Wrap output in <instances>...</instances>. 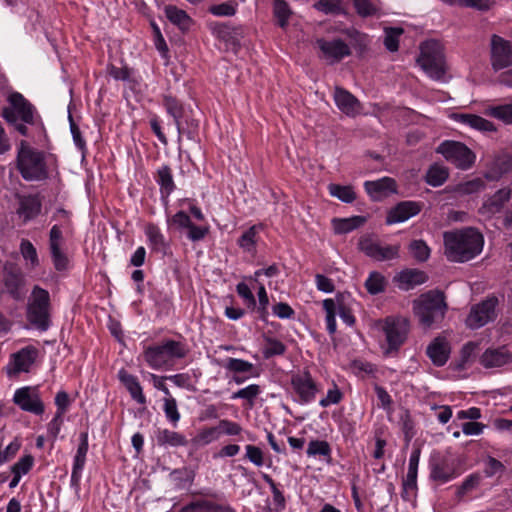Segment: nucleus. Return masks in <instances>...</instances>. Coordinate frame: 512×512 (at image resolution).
Instances as JSON below:
<instances>
[{"mask_svg": "<svg viewBox=\"0 0 512 512\" xmlns=\"http://www.w3.org/2000/svg\"><path fill=\"white\" fill-rule=\"evenodd\" d=\"M444 254L451 262H467L483 250V235L475 228L446 231L443 234Z\"/></svg>", "mask_w": 512, "mask_h": 512, "instance_id": "1", "label": "nucleus"}, {"mask_svg": "<svg viewBox=\"0 0 512 512\" xmlns=\"http://www.w3.org/2000/svg\"><path fill=\"white\" fill-rule=\"evenodd\" d=\"M188 347L184 342L167 339L145 348L144 361L154 370H171L176 362L186 357Z\"/></svg>", "mask_w": 512, "mask_h": 512, "instance_id": "2", "label": "nucleus"}, {"mask_svg": "<svg viewBox=\"0 0 512 512\" xmlns=\"http://www.w3.org/2000/svg\"><path fill=\"white\" fill-rule=\"evenodd\" d=\"M412 305L415 317L425 329L442 321L447 309L444 294L438 290H430L421 294L413 301Z\"/></svg>", "mask_w": 512, "mask_h": 512, "instance_id": "3", "label": "nucleus"}, {"mask_svg": "<svg viewBox=\"0 0 512 512\" xmlns=\"http://www.w3.org/2000/svg\"><path fill=\"white\" fill-rule=\"evenodd\" d=\"M9 105L3 109L4 119L23 136L27 135L25 124L35 123L36 111L22 94L13 92L8 97Z\"/></svg>", "mask_w": 512, "mask_h": 512, "instance_id": "4", "label": "nucleus"}, {"mask_svg": "<svg viewBox=\"0 0 512 512\" xmlns=\"http://www.w3.org/2000/svg\"><path fill=\"white\" fill-rule=\"evenodd\" d=\"M417 63L433 80L445 81L446 63L443 47L437 40H427L420 46Z\"/></svg>", "mask_w": 512, "mask_h": 512, "instance_id": "5", "label": "nucleus"}, {"mask_svg": "<svg viewBox=\"0 0 512 512\" xmlns=\"http://www.w3.org/2000/svg\"><path fill=\"white\" fill-rule=\"evenodd\" d=\"M50 294L47 290L35 285L27 303V319L38 330L46 331L50 327Z\"/></svg>", "mask_w": 512, "mask_h": 512, "instance_id": "6", "label": "nucleus"}, {"mask_svg": "<svg viewBox=\"0 0 512 512\" xmlns=\"http://www.w3.org/2000/svg\"><path fill=\"white\" fill-rule=\"evenodd\" d=\"M18 169L27 181H40L47 178V170L42 152L30 148L22 141L18 151Z\"/></svg>", "mask_w": 512, "mask_h": 512, "instance_id": "7", "label": "nucleus"}, {"mask_svg": "<svg viewBox=\"0 0 512 512\" xmlns=\"http://www.w3.org/2000/svg\"><path fill=\"white\" fill-rule=\"evenodd\" d=\"M54 217L61 220L62 223L52 226L49 233V249L55 269L63 271L68 266V259L62 251V246L64 231L69 227V213L64 209H58Z\"/></svg>", "mask_w": 512, "mask_h": 512, "instance_id": "8", "label": "nucleus"}, {"mask_svg": "<svg viewBox=\"0 0 512 512\" xmlns=\"http://www.w3.org/2000/svg\"><path fill=\"white\" fill-rule=\"evenodd\" d=\"M382 330L386 336L385 354L397 352L407 339L410 322L404 317H387L383 321Z\"/></svg>", "mask_w": 512, "mask_h": 512, "instance_id": "9", "label": "nucleus"}, {"mask_svg": "<svg viewBox=\"0 0 512 512\" xmlns=\"http://www.w3.org/2000/svg\"><path fill=\"white\" fill-rule=\"evenodd\" d=\"M437 152L457 168L462 170L469 169L475 162V154L463 143L458 141H444L438 148Z\"/></svg>", "mask_w": 512, "mask_h": 512, "instance_id": "10", "label": "nucleus"}, {"mask_svg": "<svg viewBox=\"0 0 512 512\" xmlns=\"http://www.w3.org/2000/svg\"><path fill=\"white\" fill-rule=\"evenodd\" d=\"M319 58L329 65L339 63L351 54L349 45L341 38H318Z\"/></svg>", "mask_w": 512, "mask_h": 512, "instance_id": "11", "label": "nucleus"}, {"mask_svg": "<svg viewBox=\"0 0 512 512\" xmlns=\"http://www.w3.org/2000/svg\"><path fill=\"white\" fill-rule=\"evenodd\" d=\"M12 401L24 412L39 416L45 411L44 402L36 386H23L16 389Z\"/></svg>", "mask_w": 512, "mask_h": 512, "instance_id": "12", "label": "nucleus"}, {"mask_svg": "<svg viewBox=\"0 0 512 512\" xmlns=\"http://www.w3.org/2000/svg\"><path fill=\"white\" fill-rule=\"evenodd\" d=\"M360 250L376 261H388L399 256V245H389L372 236H363L359 240Z\"/></svg>", "mask_w": 512, "mask_h": 512, "instance_id": "13", "label": "nucleus"}, {"mask_svg": "<svg viewBox=\"0 0 512 512\" xmlns=\"http://www.w3.org/2000/svg\"><path fill=\"white\" fill-rule=\"evenodd\" d=\"M38 357V349L32 345L25 346L11 354L6 365V373L9 377L21 373H29Z\"/></svg>", "mask_w": 512, "mask_h": 512, "instance_id": "14", "label": "nucleus"}, {"mask_svg": "<svg viewBox=\"0 0 512 512\" xmlns=\"http://www.w3.org/2000/svg\"><path fill=\"white\" fill-rule=\"evenodd\" d=\"M490 62L495 72L511 68V43L498 35H493L490 42Z\"/></svg>", "mask_w": 512, "mask_h": 512, "instance_id": "15", "label": "nucleus"}, {"mask_svg": "<svg viewBox=\"0 0 512 512\" xmlns=\"http://www.w3.org/2000/svg\"><path fill=\"white\" fill-rule=\"evenodd\" d=\"M497 304V298L490 297L473 306L466 319V325L471 329H478L492 321L496 316Z\"/></svg>", "mask_w": 512, "mask_h": 512, "instance_id": "16", "label": "nucleus"}, {"mask_svg": "<svg viewBox=\"0 0 512 512\" xmlns=\"http://www.w3.org/2000/svg\"><path fill=\"white\" fill-rule=\"evenodd\" d=\"M291 386L298 396L300 404L311 403L317 394V386L311 374L308 371L293 374L291 377Z\"/></svg>", "mask_w": 512, "mask_h": 512, "instance_id": "17", "label": "nucleus"}, {"mask_svg": "<svg viewBox=\"0 0 512 512\" xmlns=\"http://www.w3.org/2000/svg\"><path fill=\"white\" fill-rule=\"evenodd\" d=\"M512 197V189L505 187L497 190L493 195L484 199L479 213L486 217H492L500 213Z\"/></svg>", "mask_w": 512, "mask_h": 512, "instance_id": "18", "label": "nucleus"}, {"mask_svg": "<svg viewBox=\"0 0 512 512\" xmlns=\"http://www.w3.org/2000/svg\"><path fill=\"white\" fill-rule=\"evenodd\" d=\"M334 102L337 108L349 117L360 114L362 106L359 100L348 90L342 87H335Z\"/></svg>", "mask_w": 512, "mask_h": 512, "instance_id": "19", "label": "nucleus"}, {"mask_svg": "<svg viewBox=\"0 0 512 512\" xmlns=\"http://www.w3.org/2000/svg\"><path fill=\"white\" fill-rule=\"evenodd\" d=\"M364 188L367 194L374 201H381L397 192L396 182L390 177H383L374 181H366L364 182Z\"/></svg>", "mask_w": 512, "mask_h": 512, "instance_id": "20", "label": "nucleus"}, {"mask_svg": "<svg viewBox=\"0 0 512 512\" xmlns=\"http://www.w3.org/2000/svg\"><path fill=\"white\" fill-rule=\"evenodd\" d=\"M162 104L167 114L173 118L178 134V141H180L182 137V119L186 116L187 108L180 100L171 94L163 95Z\"/></svg>", "mask_w": 512, "mask_h": 512, "instance_id": "21", "label": "nucleus"}, {"mask_svg": "<svg viewBox=\"0 0 512 512\" xmlns=\"http://www.w3.org/2000/svg\"><path fill=\"white\" fill-rule=\"evenodd\" d=\"M420 212V206L413 201H404L392 208L386 218V223L391 225L405 222Z\"/></svg>", "mask_w": 512, "mask_h": 512, "instance_id": "22", "label": "nucleus"}, {"mask_svg": "<svg viewBox=\"0 0 512 512\" xmlns=\"http://www.w3.org/2000/svg\"><path fill=\"white\" fill-rule=\"evenodd\" d=\"M452 118L465 126H468L472 129L481 132H496L497 127L495 124L481 116L475 114H465V113H454Z\"/></svg>", "mask_w": 512, "mask_h": 512, "instance_id": "23", "label": "nucleus"}, {"mask_svg": "<svg viewBox=\"0 0 512 512\" xmlns=\"http://www.w3.org/2000/svg\"><path fill=\"white\" fill-rule=\"evenodd\" d=\"M155 180L160 188L161 200L167 206L169 197L176 188L171 168L167 165L158 168Z\"/></svg>", "mask_w": 512, "mask_h": 512, "instance_id": "24", "label": "nucleus"}, {"mask_svg": "<svg viewBox=\"0 0 512 512\" xmlns=\"http://www.w3.org/2000/svg\"><path fill=\"white\" fill-rule=\"evenodd\" d=\"M449 354L450 346L444 337L435 338L427 347V355L436 366L445 365Z\"/></svg>", "mask_w": 512, "mask_h": 512, "instance_id": "25", "label": "nucleus"}, {"mask_svg": "<svg viewBox=\"0 0 512 512\" xmlns=\"http://www.w3.org/2000/svg\"><path fill=\"white\" fill-rule=\"evenodd\" d=\"M155 439L159 446L162 447H185L188 444V439L182 433L169 430L167 428H159L155 431Z\"/></svg>", "mask_w": 512, "mask_h": 512, "instance_id": "26", "label": "nucleus"}, {"mask_svg": "<svg viewBox=\"0 0 512 512\" xmlns=\"http://www.w3.org/2000/svg\"><path fill=\"white\" fill-rule=\"evenodd\" d=\"M427 279L426 273L417 269H406L396 276L398 287L406 291L425 283Z\"/></svg>", "mask_w": 512, "mask_h": 512, "instance_id": "27", "label": "nucleus"}, {"mask_svg": "<svg viewBox=\"0 0 512 512\" xmlns=\"http://www.w3.org/2000/svg\"><path fill=\"white\" fill-rule=\"evenodd\" d=\"M118 377L121 383L126 387L129 391L132 399H134L137 403L144 405L146 404V397L143 394L142 387L137 379L132 374H129L126 370L121 369L118 372Z\"/></svg>", "mask_w": 512, "mask_h": 512, "instance_id": "28", "label": "nucleus"}, {"mask_svg": "<svg viewBox=\"0 0 512 512\" xmlns=\"http://www.w3.org/2000/svg\"><path fill=\"white\" fill-rule=\"evenodd\" d=\"M164 12L167 19L183 32L190 30L194 24L193 19L186 13V11L175 5H167Z\"/></svg>", "mask_w": 512, "mask_h": 512, "instance_id": "29", "label": "nucleus"}, {"mask_svg": "<svg viewBox=\"0 0 512 512\" xmlns=\"http://www.w3.org/2000/svg\"><path fill=\"white\" fill-rule=\"evenodd\" d=\"M484 114L500 121L504 125H512V98L499 104L488 105L484 110Z\"/></svg>", "mask_w": 512, "mask_h": 512, "instance_id": "30", "label": "nucleus"}, {"mask_svg": "<svg viewBox=\"0 0 512 512\" xmlns=\"http://www.w3.org/2000/svg\"><path fill=\"white\" fill-rule=\"evenodd\" d=\"M145 235L147 237L148 244L153 251L162 254L166 253L169 245L157 225L149 223L145 228Z\"/></svg>", "mask_w": 512, "mask_h": 512, "instance_id": "31", "label": "nucleus"}, {"mask_svg": "<svg viewBox=\"0 0 512 512\" xmlns=\"http://www.w3.org/2000/svg\"><path fill=\"white\" fill-rule=\"evenodd\" d=\"M509 360L510 356L504 348L487 349L480 357V363L485 368L501 367Z\"/></svg>", "mask_w": 512, "mask_h": 512, "instance_id": "32", "label": "nucleus"}, {"mask_svg": "<svg viewBox=\"0 0 512 512\" xmlns=\"http://www.w3.org/2000/svg\"><path fill=\"white\" fill-rule=\"evenodd\" d=\"M366 222L364 216H351L348 218H333L331 223L336 234H347L361 227Z\"/></svg>", "mask_w": 512, "mask_h": 512, "instance_id": "33", "label": "nucleus"}, {"mask_svg": "<svg viewBox=\"0 0 512 512\" xmlns=\"http://www.w3.org/2000/svg\"><path fill=\"white\" fill-rule=\"evenodd\" d=\"M261 230V225H253L248 228L238 239V246L246 253L255 254L257 242L259 239V232Z\"/></svg>", "mask_w": 512, "mask_h": 512, "instance_id": "34", "label": "nucleus"}, {"mask_svg": "<svg viewBox=\"0 0 512 512\" xmlns=\"http://www.w3.org/2000/svg\"><path fill=\"white\" fill-rule=\"evenodd\" d=\"M41 211V203L35 197H26L20 201L18 214L24 222L32 220Z\"/></svg>", "mask_w": 512, "mask_h": 512, "instance_id": "35", "label": "nucleus"}, {"mask_svg": "<svg viewBox=\"0 0 512 512\" xmlns=\"http://www.w3.org/2000/svg\"><path fill=\"white\" fill-rule=\"evenodd\" d=\"M448 176V169L445 166L436 163L429 167L425 180L430 186L438 187L448 179Z\"/></svg>", "mask_w": 512, "mask_h": 512, "instance_id": "36", "label": "nucleus"}, {"mask_svg": "<svg viewBox=\"0 0 512 512\" xmlns=\"http://www.w3.org/2000/svg\"><path fill=\"white\" fill-rule=\"evenodd\" d=\"M8 293L16 300L21 299V287L23 285V277L19 270L7 272L4 279Z\"/></svg>", "mask_w": 512, "mask_h": 512, "instance_id": "37", "label": "nucleus"}, {"mask_svg": "<svg viewBox=\"0 0 512 512\" xmlns=\"http://www.w3.org/2000/svg\"><path fill=\"white\" fill-rule=\"evenodd\" d=\"M182 512H235L229 506H222L210 501H201L185 506Z\"/></svg>", "mask_w": 512, "mask_h": 512, "instance_id": "38", "label": "nucleus"}, {"mask_svg": "<svg viewBox=\"0 0 512 512\" xmlns=\"http://www.w3.org/2000/svg\"><path fill=\"white\" fill-rule=\"evenodd\" d=\"M328 191L331 196L339 199L344 203H352L356 199V193L352 186L329 184Z\"/></svg>", "mask_w": 512, "mask_h": 512, "instance_id": "39", "label": "nucleus"}, {"mask_svg": "<svg viewBox=\"0 0 512 512\" xmlns=\"http://www.w3.org/2000/svg\"><path fill=\"white\" fill-rule=\"evenodd\" d=\"M273 14L278 25L281 28H285L288 25L290 16L292 15V10L285 0H274Z\"/></svg>", "mask_w": 512, "mask_h": 512, "instance_id": "40", "label": "nucleus"}, {"mask_svg": "<svg viewBox=\"0 0 512 512\" xmlns=\"http://www.w3.org/2000/svg\"><path fill=\"white\" fill-rule=\"evenodd\" d=\"M163 411L167 421L173 426L177 427L181 414L178 410L177 401L174 397H164L163 399Z\"/></svg>", "mask_w": 512, "mask_h": 512, "instance_id": "41", "label": "nucleus"}, {"mask_svg": "<svg viewBox=\"0 0 512 512\" xmlns=\"http://www.w3.org/2000/svg\"><path fill=\"white\" fill-rule=\"evenodd\" d=\"M386 285L387 281L385 277L376 271L371 272L365 281V287L371 295L384 292Z\"/></svg>", "mask_w": 512, "mask_h": 512, "instance_id": "42", "label": "nucleus"}, {"mask_svg": "<svg viewBox=\"0 0 512 512\" xmlns=\"http://www.w3.org/2000/svg\"><path fill=\"white\" fill-rule=\"evenodd\" d=\"M323 309L325 310L326 317V328L329 334H334L336 332V315H337V306L333 299L327 298L322 302Z\"/></svg>", "mask_w": 512, "mask_h": 512, "instance_id": "43", "label": "nucleus"}, {"mask_svg": "<svg viewBox=\"0 0 512 512\" xmlns=\"http://www.w3.org/2000/svg\"><path fill=\"white\" fill-rule=\"evenodd\" d=\"M285 351L286 346L280 340L273 337H264L262 354L265 359L283 355Z\"/></svg>", "mask_w": 512, "mask_h": 512, "instance_id": "44", "label": "nucleus"}, {"mask_svg": "<svg viewBox=\"0 0 512 512\" xmlns=\"http://www.w3.org/2000/svg\"><path fill=\"white\" fill-rule=\"evenodd\" d=\"M306 454L308 457H324L330 459L331 447L327 441L312 440L309 442Z\"/></svg>", "mask_w": 512, "mask_h": 512, "instance_id": "45", "label": "nucleus"}, {"mask_svg": "<svg viewBox=\"0 0 512 512\" xmlns=\"http://www.w3.org/2000/svg\"><path fill=\"white\" fill-rule=\"evenodd\" d=\"M262 478L269 485V487L271 489L272 496H273V503H274L276 512L283 511L286 507V500H285L283 492L278 488L277 484L274 482V480L268 474H263Z\"/></svg>", "mask_w": 512, "mask_h": 512, "instance_id": "46", "label": "nucleus"}, {"mask_svg": "<svg viewBox=\"0 0 512 512\" xmlns=\"http://www.w3.org/2000/svg\"><path fill=\"white\" fill-rule=\"evenodd\" d=\"M350 368L352 372L360 378L375 376L377 372V367L373 363L361 359L353 360L350 364Z\"/></svg>", "mask_w": 512, "mask_h": 512, "instance_id": "47", "label": "nucleus"}, {"mask_svg": "<svg viewBox=\"0 0 512 512\" xmlns=\"http://www.w3.org/2000/svg\"><path fill=\"white\" fill-rule=\"evenodd\" d=\"M20 252L27 265H29L32 269L39 265L37 250L29 240L23 239L21 241Z\"/></svg>", "mask_w": 512, "mask_h": 512, "instance_id": "48", "label": "nucleus"}, {"mask_svg": "<svg viewBox=\"0 0 512 512\" xmlns=\"http://www.w3.org/2000/svg\"><path fill=\"white\" fill-rule=\"evenodd\" d=\"M257 296H258V303L256 302V309L257 313L259 314V318L262 321H266L268 318V306H269V297L268 293L266 291V288L263 283H259L257 286Z\"/></svg>", "mask_w": 512, "mask_h": 512, "instance_id": "49", "label": "nucleus"}, {"mask_svg": "<svg viewBox=\"0 0 512 512\" xmlns=\"http://www.w3.org/2000/svg\"><path fill=\"white\" fill-rule=\"evenodd\" d=\"M262 390L257 384H250L231 395V399L246 400L251 406L254 404L255 399L261 394Z\"/></svg>", "mask_w": 512, "mask_h": 512, "instance_id": "50", "label": "nucleus"}, {"mask_svg": "<svg viewBox=\"0 0 512 512\" xmlns=\"http://www.w3.org/2000/svg\"><path fill=\"white\" fill-rule=\"evenodd\" d=\"M220 438L218 427H207L201 429L194 438V443L198 446H206Z\"/></svg>", "mask_w": 512, "mask_h": 512, "instance_id": "51", "label": "nucleus"}, {"mask_svg": "<svg viewBox=\"0 0 512 512\" xmlns=\"http://www.w3.org/2000/svg\"><path fill=\"white\" fill-rule=\"evenodd\" d=\"M485 188V182L481 178H474L472 180L459 183L455 187V192L459 195H469L480 192Z\"/></svg>", "mask_w": 512, "mask_h": 512, "instance_id": "52", "label": "nucleus"}, {"mask_svg": "<svg viewBox=\"0 0 512 512\" xmlns=\"http://www.w3.org/2000/svg\"><path fill=\"white\" fill-rule=\"evenodd\" d=\"M55 405L57 407L56 414L52 419V425L58 426V420L62 418L64 413L67 411L70 406V398L67 392L59 391L55 396Z\"/></svg>", "mask_w": 512, "mask_h": 512, "instance_id": "53", "label": "nucleus"}, {"mask_svg": "<svg viewBox=\"0 0 512 512\" xmlns=\"http://www.w3.org/2000/svg\"><path fill=\"white\" fill-rule=\"evenodd\" d=\"M411 255L419 262H424L430 257V248L423 240H414L409 245Z\"/></svg>", "mask_w": 512, "mask_h": 512, "instance_id": "54", "label": "nucleus"}, {"mask_svg": "<svg viewBox=\"0 0 512 512\" xmlns=\"http://www.w3.org/2000/svg\"><path fill=\"white\" fill-rule=\"evenodd\" d=\"M314 8L324 14H340L343 11L342 0H318Z\"/></svg>", "mask_w": 512, "mask_h": 512, "instance_id": "55", "label": "nucleus"}, {"mask_svg": "<svg viewBox=\"0 0 512 512\" xmlns=\"http://www.w3.org/2000/svg\"><path fill=\"white\" fill-rule=\"evenodd\" d=\"M34 465V458L32 455L27 454L22 456L12 467L11 472L13 475L22 476L29 473Z\"/></svg>", "mask_w": 512, "mask_h": 512, "instance_id": "56", "label": "nucleus"}, {"mask_svg": "<svg viewBox=\"0 0 512 512\" xmlns=\"http://www.w3.org/2000/svg\"><path fill=\"white\" fill-rule=\"evenodd\" d=\"M86 463V457L75 454L70 477V484L78 487L81 481L82 472Z\"/></svg>", "mask_w": 512, "mask_h": 512, "instance_id": "57", "label": "nucleus"}, {"mask_svg": "<svg viewBox=\"0 0 512 512\" xmlns=\"http://www.w3.org/2000/svg\"><path fill=\"white\" fill-rule=\"evenodd\" d=\"M419 457L417 454H412L409 458L408 471L404 480L405 488H415L417 480Z\"/></svg>", "mask_w": 512, "mask_h": 512, "instance_id": "58", "label": "nucleus"}, {"mask_svg": "<svg viewBox=\"0 0 512 512\" xmlns=\"http://www.w3.org/2000/svg\"><path fill=\"white\" fill-rule=\"evenodd\" d=\"M430 476L433 480L439 481L440 483L449 482L455 477L453 471L443 464L434 465L431 469Z\"/></svg>", "mask_w": 512, "mask_h": 512, "instance_id": "59", "label": "nucleus"}, {"mask_svg": "<svg viewBox=\"0 0 512 512\" xmlns=\"http://www.w3.org/2000/svg\"><path fill=\"white\" fill-rule=\"evenodd\" d=\"M236 292L248 308L254 309L256 307V298L247 283L239 282L236 285Z\"/></svg>", "mask_w": 512, "mask_h": 512, "instance_id": "60", "label": "nucleus"}, {"mask_svg": "<svg viewBox=\"0 0 512 512\" xmlns=\"http://www.w3.org/2000/svg\"><path fill=\"white\" fill-rule=\"evenodd\" d=\"M217 427L220 436L222 434L227 436H238L243 430L240 424L228 419L220 420Z\"/></svg>", "mask_w": 512, "mask_h": 512, "instance_id": "61", "label": "nucleus"}, {"mask_svg": "<svg viewBox=\"0 0 512 512\" xmlns=\"http://www.w3.org/2000/svg\"><path fill=\"white\" fill-rule=\"evenodd\" d=\"M342 399L343 393L340 391L338 386L334 384L333 387L327 391L326 396L319 401V405L323 408H326L331 405L340 403Z\"/></svg>", "mask_w": 512, "mask_h": 512, "instance_id": "62", "label": "nucleus"}, {"mask_svg": "<svg viewBox=\"0 0 512 512\" xmlns=\"http://www.w3.org/2000/svg\"><path fill=\"white\" fill-rule=\"evenodd\" d=\"M253 364L238 358H228L225 368L237 373H245L253 370Z\"/></svg>", "mask_w": 512, "mask_h": 512, "instance_id": "63", "label": "nucleus"}, {"mask_svg": "<svg viewBox=\"0 0 512 512\" xmlns=\"http://www.w3.org/2000/svg\"><path fill=\"white\" fill-rule=\"evenodd\" d=\"M481 480V476L479 474H471L469 475L463 483L459 486L457 490V496L459 498L464 497L467 493L474 490L478 487Z\"/></svg>", "mask_w": 512, "mask_h": 512, "instance_id": "64", "label": "nucleus"}]
</instances>
